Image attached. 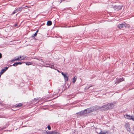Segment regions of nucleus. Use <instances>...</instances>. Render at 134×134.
I'll use <instances>...</instances> for the list:
<instances>
[{
	"label": "nucleus",
	"mask_w": 134,
	"mask_h": 134,
	"mask_svg": "<svg viewBox=\"0 0 134 134\" xmlns=\"http://www.w3.org/2000/svg\"><path fill=\"white\" fill-rule=\"evenodd\" d=\"M115 103H111L110 104H108L103 105L102 108H103V110H106L109 109H110L113 108L114 106Z\"/></svg>",
	"instance_id": "nucleus-1"
},
{
	"label": "nucleus",
	"mask_w": 134,
	"mask_h": 134,
	"mask_svg": "<svg viewBox=\"0 0 134 134\" xmlns=\"http://www.w3.org/2000/svg\"><path fill=\"white\" fill-rule=\"evenodd\" d=\"M90 112L91 110L89 109H86L82 111L79 113H77V114L80 116H82L85 114H88Z\"/></svg>",
	"instance_id": "nucleus-2"
},
{
	"label": "nucleus",
	"mask_w": 134,
	"mask_h": 134,
	"mask_svg": "<svg viewBox=\"0 0 134 134\" xmlns=\"http://www.w3.org/2000/svg\"><path fill=\"white\" fill-rule=\"evenodd\" d=\"M117 26L118 28L120 29L122 28H125L126 27H130V25L129 24H127L126 23L121 24L118 25Z\"/></svg>",
	"instance_id": "nucleus-3"
},
{
	"label": "nucleus",
	"mask_w": 134,
	"mask_h": 134,
	"mask_svg": "<svg viewBox=\"0 0 134 134\" xmlns=\"http://www.w3.org/2000/svg\"><path fill=\"white\" fill-rule=\"evenodd\" d=\"M125 117L126 119L130 120H132L134 121V115H133L130 116L126 114L125 116Z\"/></svg>",
	"instance_id": "nucleus-4"
},
{
	"label": "nucleus",
	"mask_w": 134,
	"mask_h": 134,
	"mask_svg": "<svg viewBox=\"0 0 134 134\" xmlns=\"http://www.w3.org/2000/svg\"><path fill=\"white\" fill-rule=\"evenodd\" d=\"M125 127L126 129L129 131H130V126L129 123H126L125 125Z\"/></svg>",
	"instance_id": "nucleus-5"
},
{
	"label": "nucleus",
	"mask_w": 134,
	"mask_h": 134,
	"mask_svg": "<svg viewBox=\"0 0 134 134\" xmlns=\"http://www.w3.org/2000/svg\"><path fill=\"white\" fill-rule=\"evenodd\" d=\"M116 80L115 82V83H119L122 81H124V79L123 77H122L120 79L116 78Z\"/></svg>",
	"instance_id": "nucleus-6"
},
{
	"label": "nucleus",
	"mask_w": 134,
	"mask_h": 134,
	"mask_svg": "<svg viewBox=\"0 0 134 134\" xmlns=\"http://www.w3.org/2000/svg\"><path fill=\"white\" fill-rule=\"evenodd\" d=\"M61 74L62 75L64 76L65 80L66 81L68 80V77L67 76V74H64L63 72H62Z\"/></svg>",
	"instance_id": "nucleus-7"
},
{
	"label": "nucleus",
	"mask_w": 134,
	"mask_h": 134,
	"mask_svg": "<svg viewBox=\"0 0 134 134\" xmlns=\"http://www.w3.org/2000/svg\"><path fill=\"white\" fill-rule=\"evenodd\" d=\"M8 67H6L4 68V69H2V70L1 71L0 73L1 74H3L4 72L8 69Z\"/></svg>",
	"instance_id": "nucleus-8"
},
{
	"label": "nucleus",
	"mask_w": 134,
	"mask_h": 134,
	"mask_svg": "<svg viewBox=\"0 0 134 134\" xmlns=\"http://www.w3.org/2000/svg\"><path fill=\"white\" fill-rule=\"evenodd\" d=\"M114 8L117 9V10H119L122 9V7L121 6H115L114 7Z\"/></svg>",
	"instance_id": "nucleus-9"
},
{
	"label": "nucleus",
	"mask_w": 134,
	"mask_h": 134,
	"mask_svg": "<svg viewBox=\"0 0 134 134\" xmlns=\"http://www.w3.org/2000/svg\"><path fill=\"white\" fill-rule=\"evenodd\" d=\"M58 133L57 132H55L53 131L48 132H47V134H56Z\"/></svg>",
	"instance_id": "nucleus-10"
},
{
	"label": "nucleus",
	"mask_w": 134,
	"mask_h": 134,
	"mask_svg": "<svg viewBox=\"0 0 134 134\" xmlns=\"http://www.w3.org/2000/svg\"><path fill=\"white\" fill-rule=\"evenodd\" d=\"M22 105L23 104L21 103H19L18 105H14V106L16 108H19L22 106Z\"/></svg>",
	"instance_id": "nucleus-11"
},
{
	"label": "nucleus",
	"mask_w": 134,
	"mask_h": 134,
	"mask_svg": "<svg viewBox=\"0 0 134 134\" xmlns=\"http://www.w3.org/2000/svg\"><path fill=\"white\" fill-rule=\"evenodd\" d=\"M24 8V7L23 8V7H22L18 8L16 10V12H18L22 10V9L23 8Z\"/></svg>",
	"instance_id": "nucleus-12"
},
{
	"label": "nucleus",
	"mask_w": 134,
	"mask_h": 134,
	"mask_svg": "<svg viewBox=\"0 0 134 134\" xmlns=\"http://www.w3.org/2000/svg\"><path fill=\"white\" fill-rule=\"evenodd\" d=\"M17 60H20L19 57L18 58H15L12 60V62H14L15 61H17Z\"/></svg>",
	"instance_id": "nucleus-13"
},
{
	"label": "nucleus",
	"mask_w": 134,
	"mask_h": 134,
	"mask_svg": "<svg viewBox=\"0 0 134 134\" xmlns=\"http://www.w3.org/2000/svg\"><path fill=\"white\" fill-rule=\"evenodd\" d=\"M52 24V22L51 21H48L47 22V25L48 26H50Z\"/></svg>",
	"instance_id": "nucleus-14"
},
{
	"label": "nucleus",
	"mask_w": 134,
	"mask_h": 134,
	"mask_svg": "<svg viewBox=\"0 0 134 134\" xmlns=\"http://www.w3.org/2000/svg\"><path fill=\"white\" fill-rule=\"evenodd\" d=\"M19 58L20 60H22L26 58V57H25L24 56H20Z\"/></svg>",
	"instance_id": "nucleus-15"
},
{
	"label": "nucleus",
	"mask_w": 134,
	"mask_h": 134,
	"mask_svg": "<svg viewBox=\"0 0 134 134\" xmlns=\"http://www.w3.org/2000/svg\"><path fill=\"white\" fill-rule=\"evenodd\" d=\"M77 78V77L76 76H75L74 78H73L72 79L73 80V82L74 83L76 82V79Z\"/></svg>",
	"instance_id": "nucleus-16"
},
{
	"label": "nucleus",
	"mask_w": 134,
	"mask_h": 134,
	"mask_svg": "<svg viewBox=\"0 0 134 134\" xmlns=\"http://www.w3.org/2000/svg\"><path fill=\"white\" fill-rule=\"evenodd\" d=\"M26 65H31L32 64V63L31 62H27L26 63Z\"/></svg>",
	"instance_id": "nucleus-17"
},
{
	"label": "nucleus",
	"mask_w": 134,
	"mask_h": 134,
	"mask_svg": "<svg viewBox=\"0 0 134 134\" xmlns=\"http://www.w3.org/2000/svg\"><path fill=\"white\" fill-rule=\"evenodd\" d=\"M107 132H102L101 131L100 132V133H99V134H105L107 133Z\"/></svg>",
	"instance_id": "nucleus-18"
},
{
	"label": "nucleus",
	"mask_w": 134,
	"mask_h": 134,
	"mask_svg": "<svg viewBox=\"0 0 134 134\" xmlns=\"http://www.w3.org/2000/svg\"><path fill=\"white\" fill-rule=\"evenodd\" d=\"M18 65L17 62H16V63H14L13 65V66H16Z\"/></svg>",
	"instance_id": "nucleus-19"
},
{
	"label": "nucleus",
	"mask_w": 134,
	"mask_h": 134,
	"mask_svg": "<svg viewBox=\"0 0 134 134\" xmlns=\"http://www.w3.org/2000/svg\"><path fill=\"white\" fill-rule=\"evenodd\" d=\"M37 35V33H36V32L34 34H33L32 36V37H34L35 36H36Z\"/></svg>",
	"instance_id": "nucleus-20"
},
{
	"label": "nucleus",
	"mask_w": 134,
	"mask_h": 134,
	"mask_svg": "<svg viewBox=\"0 0 134 134\" xmlns=\"http://www.w3.org/2000/svg\"><path fill=\"white\" fill-rule=\"evenodd\" d=\"M47 128L49 130H50L51 129V126L49 125H48L47 126Z\"/></svg>",
	"instance_id": "nucleus-21"
},
{
	"label": "nucleus",
	"mask_w": 134,
	"mask_h": 134,
	"mask_svg": "<svg viewBox=\"0 0 134 134\" xmlns=\"http://www.w3.org/2000/svg\"><path fill=\"white\" fill-rule=\"evenodd\" d=\"M18 65L19 64H22V63L21 62H17Z\"/></svg>",
	"instance_id": "nucleus-22"
},
{
	"label": "nucleus",
	"mask_w": 134,
	"mask_h": 134,
	"mask_svg": "<svg viewBox=\"0 0 134 134\" xmlns=\"http://www.w3.org/2000/svg\"><path fill=\"white\" fill-rule=\"evenodd\" d=\"M16 12H16V10H15L14 11V12H13V13H12V14H14L15 13H16Z\"/></svg>",
	"instance_id": "nucleus-23"
},
{
	"label": "nucleus",
	"mask_w": 134,
	"mask_h": 134,
	"mask_svg": "<svg viewBox=\"0 0 134 134\" xmlns=\"http://www.w3.org/2000/svg\"><path fill=\"white\" fill-rule=\"evenodd\" d=\"M2 54L1 53H0V59L2 58Z\"/></svg>",
	"instance_id": "nucleus-24"
},
{
	"label": "nucleus",
	"mask_w": 134,
	"mask_h": 134,
	"mask_svg": "<svg viewBox=\"0 0 134 134\" xmlns=\"http://www.w3.org/2000/svg\"><path fill=\"white\" fill-rule=\"evenodd\" d=\"M92 86H90L88 88H89L90 87H92Z\"/></svg>",
	"instance_id": "nucleus-25"
},
{
	"label": "nucleus",
	"mask_w": 134,
	"mask_h": 134,
	"mask_svg": "<svg viewBox=\"0 0 134 134\" xmlns=\"http://www.w3.org/2000/svg\"><path fill=\"white\" fill-rule=\"evenodd\" d=\"M38 30H37V31H36V33H37L38 32Z\"/></svg>",
	"instance_id": "nucleus-26"
}]
</instances>
